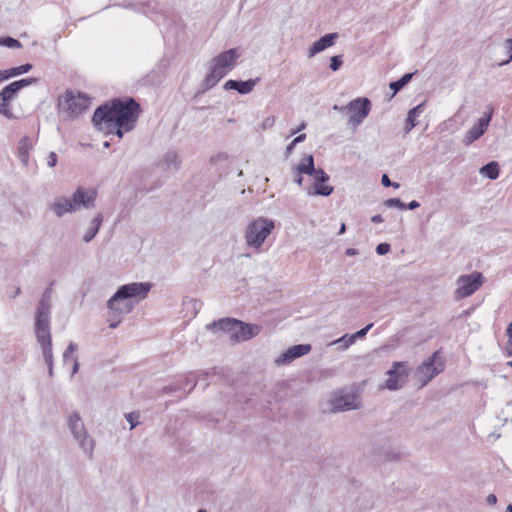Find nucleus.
<instances>
[{"mask_svg": "<svg viewBox=\"0 0 512 512\" xmlns=\"http://www.w3.org/2000/svg\"><path fill=\"white\" fill-rule=\"evenodd\" d=\"M139 111L140 106L134 99L125 102L116 99L98 107L92 122L97 129L122 138L125 132L134 129Z\"/></svg>", "mask_w": 512, "mask_h": 512, "instance_id": "f257e3e1", "label": "nucleus"}, {"mask_svg": "<svg viewBox=\"0 0 512 512\" xmlns=\"http://www.w3.org/2000/svg\"><path fill=\"white\" fill-rule=\"evenodd\" d=\"M52 302V289L47 288L38 304L35 319V334L41 347L43 358L48 366V375L53 376V352L50 333V312Z\"/></svg>", "mask_w": 512, "mask_h": 512, "instance_id": "f03ea898", "label": "nucleus"}, {"mask_svg": "<svg viewBox=\"0 0 512 512\" xmlns=\"http://www.w3.org/2000/svg\"><path fill=\"white\" fill-rule=\"evenodd\" d=\"M150 289V283L133 282L122 285L107 301V309L115 317L129 314L137 303L134 299H145Z\"/></svg>", "mask_w": 512, "mask_h": 512, "instance_id": "7ed1b4c3", "label": "nucleus"}, {"mask_svg": "<svg viewBox=\"0 0 512 512\" xmlns=\"http://www.w3.org/2000/svg\"><path fill=\"white\" fill-rule=\"evenodd\" d=\"M240 55L238 48H232L215 56L210 61L209 73L203 81L204 89L208 90L214 87L223 77H225L236 65Z\"/></svg>", "mask_w": 512, "mask_h": 512, "instance_id": "20e7f679", "label": "nucleus"}, {"mask_svg": "<svg viewBox=\"0 0 512 512\" xmlns=\"http://www.w3.org/2000/svg\"><path fill=\"white\" fill-rule=\"evenodd\" d=\"M275 228V222L272 219L258 217L251 221L245 229L244 238L246 245L260 250L265 240Z\"/></svg>", "mask_w": 512, "mask_h": 512, "instance_id": "39448f33", "label": "nucleus"}, {"mask_svg": "<svg viewBox=\"0 0 512 512\" xmlns=\"http://www.w3.org/2000/svg\"><path fill=\"white\" fill-rule=\"evenodd\" d=\"M37 80L35 78H25L14 81L4 87L0 92V115L4 116L8 120H15L17 116L14 114L12 109V101L17 97L18 92Z\"/></svg>", "mask_w": 512, "mask_h": 512, "instance_id": "423d86ee", "label": "nucleus"}, {"mask_svg": "<svg viewBox=\"0 0 512 512\" xmlns=\"http://www.w3.org/2000/svg\"><path fill=\"white\" fill-rule=\"evenodd\" d=\"M68 427L75 441L78 442L80 449L89 458L93 455L95 441L89 436L87 429L79 413L74 412L67 418Z\"/></svg>", "mask_w": 512, "mask_h": 512, "instance_id": "0eeeda50", "label": "nucleus"}, {"mask_svg": "<svg viewBox=\"0 0 512 512\" xmlns=\"http://www.w3.org/2000/svg\"><path fill=\"white\" fill-rule=\"evenodd\" d=\"M341 112L348 111L349 124L356 128L368 116L371 110V102L366 97H360L350 101L346 106L340 108Z\"/></svg>", "mask_w": 512, "mask_h": 512, "instance_id": "6e6552de", "label": "nucleus"}, {"mask_svg": "<svg viewBox=\"0 0 512 512\" xmlns=\"http://www.w3.org/2000/svg\"><path fill=\"white\" fill-rule=\"evenodd\" d=\"M444 364L440 360L438 353L435 352L425 362H423L415 372V378L420 386H425L433 377L443 371Z\"/></svg>", "mask_w": 512, "mask_h": 512, "instance_id": "1a4fd4ad", "label": "nucleus"}, {"mask_svg": "<svg viewBox=\"0 0 512 512\" xmlns=\"http://www.w3.org/2000/svg\"><path fill=\"white\" fill-rule=\"evenodd\" d=\"M60 108L69 116L75 117L84 112L89 106V98L81 93L66 92L59 101Z\"/></svg>", "mask_w": 512, "mask_h": 512, "instance_id": "9d476101", "label": "nucleus"}, {"mask_svg": "<svg viewBox=\"0 0 512 512\" xmlns=\"http://www.w3.org/2000/svg\"><path fill=\"white\" fill-rule=\"evenodd\" d=\"M482 278V274L476 272L460 276L456 282L455 298L459 300L472 295L482 285Z\"/></svg>", "mask_w": 512, "mask_h": 512, "instance_id": "9b49d317", "label": "nucleus"}, {"mask_svg": "<svg viewBox=\"0 0 512 512\" xmlns=\"http://www.w3.org/2000/svg\"><path fill=\"white\" fill-rule=\"evenodd\" d=\"M385 388L394 391L401 389L407 381L408 371L405 362H394L392 368L387 372Z\"/></svg>", "mask_w": 512, "mask_h": 512, "instance_id": "f8f14e48", "label": "nucleus"}, {"mask_svg": "<svg viewBox=\"0 0 512 512\" xmlns=\"http://www.w3.org/2000/svg\"><path fill=\"white\" fill-rule=\"evenodd\" d=\"M493 116V108L488 107L484 115L478 119L477 123L472 126L463 137V144L466 146L471 145L474 141L478 140L486 132Z\"/></svg>", "mask_w": 512, "mask_h": 512, "instance_id": "ddd939ff", "label": "nucleus"}, {"mask_svg": "<svg viewBox=\"0 0 512 512\" xmlns=\"http://www.w3.org/2000/svg\"><path fill=\"white\" fill-rule=\"evenodd\" d=\"M97 198V192L94 189H87L84 187H78L71 195V202L73 204L74 211H78L81 208L92 209L95 207V201Z\"/></svg>", "mask_w": 512, "mask_h": 512, "instance_id": "4468645a", "label": "nucleus"}, {"mask_svg": "<svg viewBox=\"0 0 512 512\" xmlns=\"http://www.w3.org/2000/svg\"><path fill=\"white\" fill-rule=\"evenodd\" d=\"M333 411H346L358 408V398L353 393L335 395L331 399Z\"/></svg>", "mask_w": 512, "mask_h": 512, "instance_id": "2eb2a0df", "label": "nucleus"}, {"mask_svg": "<svg viewBox=\"0 0 512 512\" xmlns=\"http://www.w3.org/2000/svg\"><path fill=\"white\" fill-rule=\"evenodd\" d=\"M311 351V345L309 344H298L288 348L282 353L277 359V365H283L290 363L291 361L308 354Z\"/></svg>", "mask_w": 512, "mask_h": 512, "instance_id": "dca6fc26", "label": "nucleus"}, {"mask_svg": "<svg viewBox=\"0 0 512 512\" xmlns=\"http://www.w3.org/2000/svg\"><path fill=\"white\" fill-rule=\"evenodd\" d=\"M314 183H313V191H308L309 195H321V196H329L333 192V187L329 185H325V182L329 180V176L327 173L318 169L316 173L313 174Z\"/></svg>", "mask_w": 512, "mask_h": 512, "instance_id": "f3484780", "label": "nucleus"}, {"mask_svg": "<svg viewBox=\"0 0 512 512\" xmlns=\"http://www.w3.org/2000/svg\"><path fill=\"white\" fill-rule=\"evenodd\" d=\"M338 38V33H329L322 36L319 40L315 41L307 51L308 58L314 57L316 54L324 51L325 49L333 46Z\"/></svg>", "mask_w": 512, "mask_h": 512, "instance_id": "a211bd4d", "label": "nucleus"}, {"mask_svg": "<svg viewBox=\"0 0 512 512\" xmlns=\"http://www.w3.org/2000/svg\"><path fill=\"white\" fill-rule=\"evenodd\" d=\"M49 209L57 217H62L67 213H75L71 197L66 196H59L55 198L54 201L49 204Z\"/></svg>", "mask_w": 512, "mask_h": 512, "instance_id": "6ab92c4d", "label": "nucleus"}, {"mask_svg": "<svg viewBox=\"0 0 512 512\" xmlns=\"http://www.w3.org/2000/svg\"><path fill=\"white\" fill-rule=\"evenodd\" d=\"M262 330V327L257 324H247L241 321H238L237 329L235 332V337L239 340H249L255 336H257Z\"/></svg>", "mask_w": 512, "mask_h": 512, "instance_id": "aec40b11", "label": "nucleus"}, {"mask_svg": "<svg viewBox=\"0 0 512 512\" xmlns=\"http://www.w3.org/2000/svg\"><path fill=\"white\" fill-rule=\"evenodd\" d=\"M258 80H259L258 78L257 79H249L247 81L228 80L224 84V88L226 90H236L240 94H248L253 90V88L255 87Z\"/></svg>", "mask_w": 512, "mask_h": 512, "instance_id": "412c9836", "label": "nucleus"}, {"mask_svg": "<svg viewBox=\"0 0 512 512\" xmlns=\"http://www.w3.org/2000/svg\"><path fill=\"white\" fill-rule=\"evenodd\" d=\"M33 149V141L29 136H24L18 143V158L24 167L29 165V153Z\"/></svg>", "mask_w": 512, "mask_h": 512, "instance_id": "4be33fe9", "label": "nucleus"}, {"mask_svg": "<svg viewBox=\"0 0 512 512\" xmlns=\"http://www.w3.org/2000/svg\"><path fill=\"white\" fill-rule=\"evenodd\" d=\"M103 214L98 212L90 221L89 227L83 235V241L89 243L99 232L100 226L103 222Z\"/></svg>", "mask_w": 512, "mask_h": 512, "instance_id": "5701e85b", "label": "nucleus"}, {"mask_svg": "<svg viewBox=\"0 0 512 512\" xmlns=\"http://www.w3.org/2000/svg\"><path fill=\"white\" fill-rule=\"evenodd\" d=\"M238 320L235 319H221L217 322H212L207 325V329L209 330H222V331H231L235 336V332L237 329Z\"/></svg>", "mask_w": 512, "mask_h": 512, "instance_id": "b1692460", "label": "nucleus"}, {"mask_svg": "<svg viewBox=\"0 0 512 512\" xmlns=\"http://www.w3.org/2000/svg\"><path fill=\"white\" fill-rule=\"evenodd\" d=\"M423 110L424 103H421L409 110L406 119V125L404 127L405 134L409 133L417 125L416 119L422 114Z\"/></svg>", "mask_w": 512, "mask_h": 512, "instance_id": "393cba45", "label": "nucleus"}, {"mask_svg": "<svg viewBox=\"0 0 512 512\" xmlns=\"http://www.w3.org/2000/svg\"><path fill=\"white\" fill-rule=\"evenodd\" d=\"M305 160H306V163H300L297 166V168H296L297 173L299 175H301V174L313 175L314 173H316L318 171V169H315L313 156L308 155L305 158Z\"/></svg>", "mask_w": 512, "mask_h": 512, "instance_id": "a878e982", "label": "nucleus"}, {"mask_svg": "<svg viewBox=\"0 0 512 512\" xmlns=\"http://www.w3.org/2000/svg\"><path fill=\"white\" fill-rule=\"evenodd\" d=\"M480 174L491 179L495 180L499 176V165L497 162L492 161L480 169Z\"/></svg>", "mask_w": 512, "mask_h": 512, "instance_id": "bb28decb", "label": "nucleus"}, {"mask_svg": "<svg viewBox=\"0 0 512 512\" xmlns=\"http://www.w3.org/2000/svg\"><path fill=\"white\" fill-rule=\"evenodd\" d=\"M355 342L350 334H345L342 337L330 342L329 346H336L337 351H345Z\"/></svg>", "mask_w": 512, "mask_h": 512, "instance_id": "cd10ccee", "label": "nucleus"}, {"mask_svg": "<svg viewBox=\"0 0 512 512\" xmlns=\"http://www.w3.org/2000/svg\"><path fill=\"white\" fill-rule=\"evenodd\" d=\"M413 77V73L404 74L399 80L389 84L390 89L393 91L391 98L396 95L405 85H407Z\"/></svg>", "mask_w": 512, "mask_h": 512, "instance_id": "c85d7f7f", "label": "nucleus"}, {"mask_svg": "<svg viewBox=\"0 0 512 512\" xmlns=\"http://www.w3.org/2000/svg\"><path fill=\"white\" fill-rule=\"evenodd\" d=\"M180 163L181 160L175 151H168L163 157V164L166 165L167 169H178Z\"/></svg>", "mask_w": 512, "mask_h": 512, "instance_id": "c756f323", "label": "nucleus"}, {"mask_svg": "<svg viewBox=\"0 0 512 512\" xmlns=\"http://www.w3.org/2000/svg\"><path fill=\"white\" fill-rule=\"evenodd\" d=\"M31 69H32V65L31 64H24V65H21V66H18V67L7 69L6 73H7L8 79H9L11 77H15V76L27 73Z\"/></svg>", "mask_w": 512, "mask_h": 512, "instance_id": "7c9ffc66", "label": "nucleus"}, {"mask_svg": "<svg viewBox=\"0 0 512 512\" xmlns=\"http://www.w3.org/2000/svg\"><path fill=\"white\" fill-rule=\"evenodd\" d=\"M0 46H4V47H7V48H12V49H19V48L22 47V44H21L20 41H18L15 38H12V37H1L0 38Z\"/></svg>", "mask_w": 512, "mask_h": 512, "instance_id": "2f4dec72", "label": "nucleus"}, {"mask_svg": "<svg viewBox=\"0 0 512 512\" xmlns=\"http://www.w3.org/2000/svg\"><path fill=\"white\" fill-rule=\"evenodd\" d=\"M387 207H397L399 209H406V205L399 198H390L384 202Z\"/></svg>", "mask_w": 512, "mask_h": 512, "instance_id": "473e14b6", "label": "nucleus"}, {"mask_svg": "<svg viewBox=\"0 0 512 512\" xmlns=\"http://www.w3.org/2000/svg\"><path fill=\"white\" fill-rule=\"evenodd\" d=\"M506 332L508 340L505 345V350L508 356H512V322L508 325Z\"/></svg>", "mask_w": 512, "mask_h": 512, "instance_id": "72a5a7b5", "label": "nucleus"}, {"mask_svg": "<svg viewBox=\"0 0 512 512\" xmlns=\"http://www.w3.org/2000/svg\"><path fill=\"white\" fill-rule=\"evenodd\" d=\"M125 417L130 424V430L134 429L139 424V414L137 412H131L129 414H126Z\"/></svg>", "mask_w": 512, "mask_h": 512, "instance_id": "f704fd0d", "label": "nucleus"}, {"mask_svg": "<svg viewBox=\"0 0 512 512\" xmlns=\"http://www.w3.org/2000/svg\"><path fill=\"white\" fill-rule=\"evenodd\" d=\"M373 327V323H370L368 324L367 326H365L364 328L360 329L359 331H357L356 333L354 334H351L354 342L357 340V339H361V338H364L366 336V334L368 333V331Z\"/></svg>", "mask_w": 512, "mask_h": 512, "instance_id": "c9c22d12", "label": "nucleus"}, {"mask_svg": "<svg viewBox=\"0 0 512 512\" xmlns=\"http://www.w3.org/2000/svg\"><path fill=\"white\" fill-rule=\"evenodd\" d=\"M123 316H112L110 314V311H108V322H109V328L115 329L122 321Z\"/></svg>", "mask_w": 512, "mask_h": 512, "instance_id": "e433bc0d", "label": "nucleus"}, {"mask_svg": "<svg viewBox=\"0 0 512 512\" xmlns=\"http://www.w3.org/2000/svg\"><path fill=\"white\" fill-rule=\"evenodd\" d=\"M77 348H78L77 344L70 342L68 347L65 349V351L63 353V361L67 362L70 354L74 353L77 350Z\"/></svg>", "mask_w": 512, "mask_h": 512, "instance_id": "4c0bfd02", "label": "nucleus"}, {"mask_svg": "<svg viewBox=\"0 0 512 512\" xmlns=\"http://www.w3.org/2000/svg\"><path fill=\"white\" fill-rule=\"evenodd\" d=\"M342 63H343V61H342L341 56H333L331 58L330 68L333 71H337L341 67Z\"/></svg>", "mask_w": 512, "mask_h": 512, "instance_id": "58836bf2", "label": "nucleus"}, {"mask_svg": "<svg viewBox=\"0 0 512 512\" xmlns=\"http://www.w3.org/2000/svg\"><path fill=\"white\" fill-rule=\"evenodd\" d=\"M276 118L274 116L267 117L261 124L263 130L270 129L274 126Z\"/></svg>", "mask_w": 512, "mask_h": 512, "instance_id": "ea45409f", "label": "nucleus"}, {"mask_svg": "<svg viewBox=\"0 0 512 512\" xmlns=\"http://www.w3.org/2000/svg\"><path fill=\"white\" fill-rule=\"evenodd\" d=\"M390 251V245L388 243H380L376 247V252L379 255H385Z\"/></svg>", "mask_w": 512, "mask_h": 512, "instance_id": "a19ab883", "label": "nucleus"}, {"mask_svg": "<svg viewBox=\"0 0 512 512\" xmlns=\"http://www.w3.org/2000/svg\"><path fill=\"white\" fill-rule=\"evenodd\" d=\"M57 160H58V158H57L56 153L55 152H50L48 157H47V165L49 167H51V168L55 167L56 164H57Z\"/></svg>", "mask_w": 512, "mask_h": 512, "instance_id": "79ce46f5", "label": "nucleus"}, {"mask_svg": "<svg viewBox=\"0 0 512 512\" xmlns=\"http://www.w3.org/2000/svg\"><path fill=\"white\" fill-rule=\"evenodd\" d=\"M381 182H382L383 186H385V187H389V186H393L395 188L399 187V184L398 183H392L390 181L389 177L386 174L382 175Z\"/></svg>", "mask_w": 512, "mask_h": 512, "instance_id": "37998d69", "label": "nucleus"}, {"mask_svg": "<svg viewBox=\"0 0 512 512\" xmlns=\"http://www.w3.org/2000/svg\"><path fill=\"white\" fill-rule=\"evenodd\" d=\"M295 143L292 141L287 147H286V150H285V157L288 158L290 156V154L292 153L294 147H295Z\"/></svg>", "mask_w": 512, "mask_h": 512, "instance_id": "c03bdc74", "label": "nucleus"}, {"mask_svg": "<svg viewBox=\"0 0 512 512\" xmlns=\"http://www.w3.org/2000/svg\"><path fill=\"white\" fill-rule=\"evenodd\" d=\"M505 47L507 48V50H508L509 52H511V55H510V57H509V60L507 61V62H509V61H511V60H512V39H507V40L505 41Z\"/></svg>", "mask_w": 512, "mask_h": 512, "instance_id": "a18cd8bd", "label": "nucleus"}, {"mask_svg": "<svg viewBox=\"0 0 512 512\" xmlns=\"http://www.w3.org/2000/svg\"><path fill=\"white\" fill-rule=\"evenodd\" d=\"M486 501H487V504H489V505H494V504H496V502H497V497H496L494 494H489V495L487 496Z\"/></svg>", "mask_w": 512, "mask_h": 512, "instance_id": "49530a36", "label": "nucleus"}, {"mask_svg": "<svg viewBox=\"0 0 512 512\" xmlns=\"http://www.w3.org/2000/svg\"><path fill=\"white\" fill-rule=\"evenodd\" d=\"M79 370V362L77 357L73 358V368H72V375L76 374Z\"/></svg>", "mask_w": 512, "mask_h": 512, "instance_id": "de8ad7c7", "label": "nucleus"}, {"mask_svg": "<svg viewBox=\"0 0 512 512\" xmlns=\"http://www.w3.org/2000/svg\"><path fill=\"white\" fill-rule=\"evenodd\" d=\"M420 206L419 202L413 200L411 201L407 206H406V209H409V210H415L416 208H418Z\"/></svg>", "mask_w": 512, "mask_h": 512, "instance_id": "09e8293b", "label": "nucleus"}, {"mask_svg": "<svg viewBox=\"0 0 512 512\" xmlns=\"http://www.w3.org/2000/svg\"><path fill=\"white\" fill-rule=\"evenodd\" d=\"M305 139H306V134H300V135H298V136L293 140V142H294L295 144H298V143L303 142Z\"/></svg>", "mask_w": 512, "mask_h": 512, "instance_id": "8fccbe9b", "label": "nucleus"}, {"mask_svg": "<svg viewBox=\"0 0 512 512\" xmlns=\"http://www.w3.org/2000/svg\"><path fill=\"white\" fill-rule=\"evenodd\" d=\"M345 253L347 256H355L358 254V251L354 248H348Z\"/></svg>", "mask_w": 512, "mask_h": 512, "instance_id": "3c124183", "label": "nucleus"}, {"mask_svg": "<svg viewBox=\"0 0 512 512\" xmlns=\"http://www.w3.org/2000/svg\"><path fill=\"white\" fill-rule=\"evenodd\" d=\"M371 221L373 223H381L383 222V218L381 215H374L372 218H371Z\"/></svg>", "mask_w": 512, "mask_h": 512, "instance_id": "603ef678", "label": "nucleus"}, {"mask_svg": "<svg viewBox=\"0 0 512 512\" xmlns=\"http://www.w3.org/2000/svg\"><path fill=\"white\" fill-rule=\"evenodd\" d=\"M305 127H306V123L302 122L297 129L291 131V135L296 134L297 132L303 130Z\"/></svg>", "mask_w": 512, "mask_h": 512, "instance_id": "864d4df0", "label": "nucleus"}, {"mask_svg": "<svg viewBox=\"0 0 512 512\" xmlns=\"http://www.w3.org/2000/svg\"><path fill=\"white\" fill-rule=\"evenodd\" d=\"M227 158V155L226 154H218L217 156L215 157H212L211 158V161L214 162L216 160H225Z\"/></svg>", "mask_w": 512, "mask_h": 512, "instance_id": "5fc2aeb1", "label": "nucleus"}, {"mask_svg": "<svg viewBox=\"0 0 512 512\" xmlns=\"http://www.w3.org/2000/svg\"><path fill=\"white\" fill-rule=\"evenodd\" d=\"M8 79L6 70H0V82Z\"/></svg>", "mask_w": 512, "mask_h": 512, "instance_id": "6e6d98bb", "label": "nucleus"}, {"mask_svg": "<svg viewBox=\"0 0 512 512\" xmlns=\"http://www.w3.org/2000/svg\"><path fill=\"white\" fill-rule=\"evenodd\" d=\"M20 293H21L20 287H16L14 292H13V294H12V296H11V298H13V299L16 298L17 296L20 295Z\"/></svg>", "mask_w": 512, "mask_h": 512, "instance_id": "4d7b16f0", "label": "nucleus"}, {"mask_svg": "<svg viewBox=\"0 0 512 512\" xmlns=\"http://www.w3.org/2000/svg\"><path fill=\"white\" fill-rule=\"evenodd\" d=\"M346 231V225L344 223L341 224L338 234L342 235Z\"/></svg>", "mask_w": 512, "mask_h": 512, "instance_id": "13d9d810", "label": "nucleus"}, {"mask_svg": "<svg viewBox=\"0 0 512 512\" xmlns=\"http://www.w3.org/2000/svg\"><path fill=\"white\" fill-rule=\"evenodd\" d=\"M302 181H303V178L301 177V175H299V177L295 179V182H296L298 185H301V184H302Z\"/></svg>", "mask_w": 512, "mask_h": 512, "instance_id": "bf43d9fd", "label": "nucleus"}, {"mask_svg": "<svg viewBox=\"0 0 512 512\" xmlns=\"http://www.w3.org/2000/svg\"><path fill=\"white\" fill-rule=\"evenodd\" d=\"M187 383H193V387L195 386L194 380L191 378V376L187 377Z\"/></svg>", "mask_w": 512, "mask_h": 512, "instance_id": "052dcab7", "label": "nucleus"}, {"mask_svg": "<svg viewBox=\"0 0 512 512\" xmlns=\"http://www.w3.org/2000/svg\"><path fill=\"white\" fill-rule=\"evenodd\" d=\"M506 512H512V504H509L506 508Z\"/></svg>", "mask_w": 512, "mask_h": 512, "instance_id": "680f3d73", "label": "nucleus"}, {"mask_svg": "<svg viewBox=\"0 0 512 512\" xmlns=\"http://www.w3.org/2000/svg\"><path fill=\"white\" fill-rule=\"evenodd\" d=\"M341 107H342V106L334 105L333 109H334V110L341 111V110H340V108H341Z\"/></svg>", "mask_w": 512, "mask_h": 512, "instance_id": "e2e57ef3", "label": "nucleus"}, {"mask_svg": "<svg viewBox=\"0 0 512 512\" xmlns=\"http://www.w3.org/2000/svg\"><path fill=\"white\" fill-rule=\"evenodd\" d=\"M109 146H110V143L106 141V142L104 143V147H106V148H107V147H109Z\"/></svg>", "mask_w": 512, "mask_h": 512, "instance_id": "0e129e2a", "label": "nucleus"}, {"mask_svg": "<svg viewBox=\"0 0 512 512\" xmlns=\"http://www.w3.org/2000/svg\"><path fill=\"white\" fill-rule=\"evenodd\" d=\"M507 365L512 367V360L507 362Z\"/></svg>", "mask_w": 512, "mask_h": 512, "instance_id": "69168bd1", "label": "nucleus"}, {"mask_svg": "<svg viewBox=\"0 0 512 512\" xmlns=\"http://www.w3.org/2000/svg\"><path fill=\"white\" fill-rule=\"evenodd\" d=\"M242 175H243V171H242V170H240V171H239V173H238V176H240V177H241Z\"/></svg>", "mask_w": 512, "mask_h": 512, "instance_id": "338daca9", "label": "nucleus"}, {"mask_svg": "<svg viewBox=\"0 0 512 512\" xmlns=\"http://www.w3.org/2000/svg\"><path fill=\"white\" fill-rule=\"evenodd\" d=\"M198 512H206L204 509H200L198 510Z\"/></svg>", "mask_w": 512, "mask_h": 512, "instance_id": "774afa93", "label": "nucleus"}]
</instances>
